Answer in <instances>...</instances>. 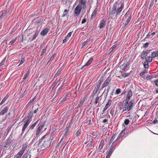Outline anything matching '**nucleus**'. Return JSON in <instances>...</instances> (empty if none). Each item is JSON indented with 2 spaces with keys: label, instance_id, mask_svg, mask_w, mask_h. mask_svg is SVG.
I'll return each mask as SVG.
<instances>
[{
  "label": "nucleus",
  "instance_id": "obj_1",
  "mask_svg": "<svg viewBox=\"0 0 158 158\" xmlns=\"http://www.w3.org/2000/svg\"><path fill=\"white\" fill-rule=\"evenodd\" d=\"M119 3L118 1L116 2L113 5L111 10L109 12V15L113 16L115 14V17L117 18L119 16L124 7V3L121 4V6L118 7Z\"/></svg>",
  "mask_w": 158,
  "mask_h": 158
},
{
  "label": "nucleus",
  "instance_id": "obj_2",
  "mask_svg": "<svg viewBox=\"0 0 158 158\" xmlns=\"http://www.w3.org/2000/svg\"><path fill=\"white\" fill-rule=\"evenodd\" d=\"M49 135V134H46L43 136L39 141L38 145H40L42 150H44L46 148L49 147L50 145L52 139L51 138V137H50V138H49V137L48 136V135Z\"/></svg>",
  "mask_w": 158,
  "mask_h": 158
},
{
  "label": "nucleus",
  "instance_id": "obj_3",
  "mask_svg": "<svg viewBox=\"0 0 158 158\" xmlns=\"http://www.w3.org/2000/svg\"><path fill=\"white\" fill-rule=\"evenodd\" d=\"M128 100L126 99L122 112L127 111H128L132 110L134 102V100H131L129 102Z\"/></svg>",
  "mask_w": 158,
  "mask_h": 158
},
{
  "label": "nucleus",
  "instance_id": "obj_4",
  "mask_svg": "<svg viewBox=\"0 0 158 158\" xmlns=\"http://www.w3.org/2000/svg\"><path fill=\"white\" fill-rule=\"evenodd\" d=\"M82 8V7L80 5H78L77 6L74 10V15L75 17H77L79 15Z\"/></svg>",
  "mask_w": 158,
  "mask_h": 158
},
{
  "label": "nucleus",
  "instance_id": "obj_5",
  "mask_svg": "<svg viewBox=\"0 0 158 158\" xmlns=\"http://www.w3.org/2000/svg\"><path fill=\"white\" fill-rule=\"evenodd\" d=\"M125 135V130L124 129L121 131V132L119 134L117 138L114 142H115L117 143H119L120 142L119 139L122 137H123L124 138L126 136Z\"/></svg>",
  "mask_w": 158,
  "mask_h": 158
},
{
  "label": "nucleus",
  "instance_id": "obj_6",
  "mask_svg": "<svg viewBox=\"0 0 158 158\" xmlns=\"http://www.w3.org/2000/svg\"><path fill=\"white\" fill-rule=\"evenodd\" d=\"M129 65L130 63L129 62H127L124 63L121 65H120L119 66V67L121 69V70L120 71V72L121 73H123Z\"/></svg>",
  "mask_w": 158,
  "mask_h": 158
},
{
  "label": "nucleus",
  "instance_id": "obj_7",
  "mask_svg": "<svg viewBox=\"0 0 158 158\" xmlns=\"http://www.w3.org/2000/svg\"><path fill=\"white\" fill-rule=\"evenodd\" d=\"M44 123H42L40 125H39V126L37 130L36 133L37 136L39 135L40 133L41 132V130L42 129L43 127L44 126Z\"/></svg>",
  "mask_w": 158,
  "mask_h": 158
},
{
  "label": "nucleus",
  "instance_id": "obj_8",
  "mask_svg": "<svg viewBox=\"0 0 158 158\" xmlns=\"http://www.w3.org/2000/svg\"><path fill=\"white\" fill-rule=\"evenodd\" d=\"M106 19L105 18H103L100 22L99 28L100 29H102L105 27L106 24Z\"/></svg>",
  "mask_w": 158,
  "mask_h": 158
},
{
  "label": "nucleus",
  "instance_id": "obj_9",
  "mask_svg": "<svg viewBox=\"0 0 158 158\" xmlns=\"http://www.w3.org/2000/svg\"><path fill=\"white\" fill-rule=\"evenodd\" d=\"M111 81V79L109 78L106 79L104 82L103 84L102 85V87L101 89L102 90L104 87L108 86L110 84Z\"/></svg>",
  "mask_w": 158,
  "mask_h": 158
},
{
  "label": "nucleus",
  "instance_id": "obj_10",
  "mask_svg": "<svg viewBox=\"0 0 158 158\" xmlns=\"http://www.w3.org/2000/svg\"><path fill=\"white\" fill-rule=\"evenodd\" d=\"M117 143L115 142H114L112 145L110 147L109 150L108 152V153L112 154L113 152L115 149L114 147L116 145Z\"/></svg>",
  "mask_w": 158,
  "mask_h": 158
},
{
  "label": "nucleus",
  "instance_id": "obj_11",
  "mask_svg": "<svg viewBox=\"0 0 158 158\" xmlns=\"http://www.w3.org/2000/svg\"><path fill=\"white\" fill-rule=\"evenodd\" d=\"M127 92L128 94L126 98V99H127V100H128V101H129L130 98L132 95V91L131 90V88L130 87L128 89Z\"/></svg>",
  "mask_w": 158,
  "mask_h": 158
},
{
  "label": "nucleus",
  "instance_id": "obj_12",
  "mask_svg": "<svg viewBox=\"0 0 158 158\" xmlns=\"http://www.w3.org/2000/svg\"><path fill=\"white\" fill-rule=\"evenodd\" d=\"M89 137H88L87 139V140L88 141L87 142H85V144H86L87 143L89 142H89L87 144V146L88 147L90 148L92 147H93L94 145H93V143L94 142V140H93V138H91L90 139H88V138Z\"/></svg>",
  "mask_w": 158,
  "mask_h": 158
},
{
  "label": "nucleus",
  "instance_id": "obj_13",
  "mask_svg": "<svg viewBox=\"0 0 158 158\" xmlns=\"http://www.w3.org/2000/svg\"><path fill=\"white\" fill-rule=\"evenodd\" d=\"M6 10L2 11L0 13V20L2 19L6 18L7 15Z\"/></svg>",
  "mask_w": 158,
  "mask_h": 158
},
{
  "label": "nucleus",
  "instance_id": "obj_14",
  "mask_svg": "<svg viewBox=\"0 0 158 158\" xmlns=\"http://www.w3.org/2000/svg\"><path fill=\"white\" fill-rule=\"evenodd\" d=\"M9 109V107L8 106L4 107L0 112V116L2 115L6 114Z\"/></svg>",
  "mask_w": 158,
  "mask_h": 158
},
{
  "label": "nucleus",
  "instance_id": "obj_15",
  "mask_svg": "<svg viewBox=\"0 0 158 158\" xmlns=\"http://www.w3.org/2000/svg\"><path fill=\"white\" fill-rule=\"evenodd\" d=\"M49 30V28H48L47 27H46L41 32L40 34L43 36H44L47 34Z\"/></svg>",
  "mask_w": 158,
  "mask_h": 158
},
{
  "label": "nucleus",
  "instance_id": "obj_16",
  "mask_svg": "<svg viewBox=\"0 0 158 158\" xmlns=\"http://www.w3.org/2000/svg\"><path fill=\"white\" fill-rule=\"evenodd\" d=\"M12 136L10 135L9 137L7 139L6 141V144H10L12 142Z\"/></svg>",
  "mask_w": 158,
  "mask_h": 158
},
{
  "label": "nucleus",
  "instance_id": "obj_17",
  "mask_svg": "<svg viewBox=\"0 0 158 158\" xmlns=\"http://www.w3.org/2000/svg\"><path fill=\"white\" fill-rule=\"evenodd\" d=\"M72 34V32H69L68 34L65 37L64 39L63 40L62 43L63 44L64 43L67 41V40L69 39V38L71 37Z\"/></svg>",
  "mask_w": 158,
  "mask_h": 158
},
{
  "label": "nucleus",
  "instance_id": "obj_18",
  "mask_svg": "<svg viewBox=\"0 0 158 158\" xmlns=\"http://www.w3.org/2000/svg\"><path fill=\"white\" fill-rule=\"evenodd\" d=\"M69 10H67V9H65L63 12V14L62 15V17H64L65 16L67 17V18H69Z\"/></svg>",
  "mask_w": 158,
  "mask_h": 158
},
{
  "label": "nucleus",
  "instance_id": "obj_19",
  "mask_svg": "<svg viewBox=\"0 0 158 158\" xmlns=\"http://www.w3.org/2000/svg\"><path fill=\"white\" fill-rule=\"evenodd\" d=\"M110 88V85H108L106 89H105L102 94H105L106 95V98L108 95V92Z\"/></svg>",
  "mask_w": 158,
  "mask_h": 158
},
{
  "label": "nucleus",
  "instance_id": "obj_20",
  "mask_svg": "<svg viewBox=\"0 0 158 158\" xmlns=\"http://www.w3.org/2000/svg\"><path fill=\"white\" fill-rule=\"evenodd\" d=\"M85 101V99L84 98H83L81 100L80 102L78 104L77 106L75 107V109H78L84 103Z\"/></svg>",
  "mask_w": 158,
  "mask_h": 158
},
{
  "label": "nucleus",
  "instance_id": "obj_21",
  "mask_svg": "<svg viewBox=\"0 0 158 158\" xmlns=\"http://www.w3.org/2000/svg\"><path fill=\"white\" fill-rule=\"evenodd\" d=\"M103 82V80H100L98 81L96 83L95 87L98 88L99 89L101 84Z\"/></svg>",
  "mask_w": 158,
  "mask_h": 158
},
{
  "label": "nucleus",
  "instance_id": "obj_22",
  "mask_svg": "<svg viewBox=\"0 0 158 158\" xmlns=\"http://www.w3.org/2000/svg\"><path fill=\"white\" fill-rule=\"evenodd\" d=\"M39 120H38L37 121H36L35 123H33L32 124L30 125L29 127V130H32L34 128V127L35 126L36 124L38 123Z\"/></svg>",
  "mask_w": 158,
  "mask_h": 158
},
{
  "label": "nucleus",
  "instance_id": "obj_23",
  "mask_svg": "<svg viewBox=\"0 0 158 158\" xmlns=\"http://www.w3.org/2000/svg\"><path fill=\"white\" fill-rule=\"evenodd\" d=\"M31 119L27 117H25L23 118V121L25 123L24 124L28 125Z\"/></svg>",
  "mask_w": 158,
  "mask_h": 158
},
{
  "label": "nucleus",
  "instance_id": "obj_24",
  "mask_svg": "<svg viewBox=\"0 0 158 158\" xmlns=\"http://www.w3.org/2000/svg\"><path fill=\"white\" fill-rule=\"evenodd\" d=\"M39 32V31L38 30L37 28L36 30V33L34 35L33 37L32 40H31V41H33L36 38V37L38 36Z\"/></svg>",
  "mask_w": 158,
  "mask_h": 158
},
{
  "label": "nucleus",
  "instance_id": "obj_25",
  "mask_svg": "<svg viewBox=\"0 0 158 158\" xmlns=\"http://www.w3.org/2000/svg\"><path fill=\"white\" fill-rule=\"evenodd\" d=\"M104 143V140L102 139L101 140L98 147V149L101 150L103 147Z\"/></svg>",
  "mask_w": 158,
  "mask_h": 158
},
{
  "label": "nucleus",
  "instance_id": "obj_26",
  "mask_svg": "<svg viewBox=\"0 0 158 158\" xmlns=\"http://www.w3.org/2000/svg\"><path fill=\"white\" fill-rule=\"evenodd\" d=\"M93 60L94 58L93 57H91L85 64V66H88L91 64L93 61Z\"/></svg>",
  "mask_w": 158,
  "mask_h": 158
},
{
  "label": "nucleus",
  "instance_id": "obj_27",
  "mask_svg": "<svg viewBox=\"0 0 158 158\" xmlns=\"http://www.w3.org/2000/svg\"><path fill=\"white\" fill-rule=\"evenodd\" d=\"M27 146L28 143L27 142H26L25 144L23 145L22 149L21 150L24 152L25 150L27 149Z\"/></svg>",
  "mask_w": 158,
  "mask_h": 158
},
{
  "label": "nucleus",
  "instance_id": "obj_28",
  "mask_svg": "<svg viewBox=\"0 0 158 158\" xmlns=\"http://www.w3.org/2000/svg\"><path fill=\"white\" fill-rule=\"evenodd\" d=\"M24 152L20 150L15 156L16 158H20Z\"/></svg>",
  "mask_w": 158,
  "mask_h": 158
},
{
  "label": "nucleus",
  "instance_id": "obj_29",
  "mask_svg": "<svg viewBox=\"0 0 158 158\" xmlns=\"http://www.w3.org/2000/svg\"><path fill=\"white\" fill-rule=\"evenodd\" d=\"M153 58L152 56H148L145 58L146 61L148 62H151L152 61Z\"/></svg>",
  "mask_w": 158,
  "mask_h": 158
},
{
  "label": "nucleus",
  "instance_id": "obj_30",
  "mask_svg": "<svg viewBox=\"0 0 158 158\" xmlns=\"http://www.w3.org/2000/svg\"><path fill=\"white\" fill-rule=\"evenodd\" d=\"M132 16H131V15H130L129 16L128 19H127L125 23H124V26H127L129 23V22L131 21V19Z\"/></svg>",
  "mask_w": 158,
  "mask_h": 158
},
{
  "label": "nucleus",
  "instance_id": "obj_31",
  "mask_svg": "<svg viewBox=\"0 0 158 158\" xmlns=\"http://www.w3.org/2000/svg\"><path fill=\"white\" fill-rule=\"evenodd\" d=\"M33 116V112L31 111H29V113L28 114L27 116V117L29 119H31Z\"/></svg>",
  "mask_w": 158,
  "mask_h": 158
},
{
  "label": "nucleus",
  "instance_id": "obj_32",
  "mask_svg": "<svg viewBox=\"0 0 158 158\" xmlns=\"http://www.w3.org/2000/svg\"><path fill=\"white\" fill-rule=\"evenodd\" d=\"M87 0H79V3L81 6L85 5L86 3Z\"/></svg>",
  "mask_w": 158,
  "mask_h": 158
},
{
  "label": "nucleus",
  "instance_id": "obj_33",
  "mask_svg": "<svg viewBox=\"0 0 158 158\" xmlns=\"http://www.w3.org/2000/svg\"><path fill=\"white\" fill-rule=\"evenodd\" d=\"M34 98H33L31 100L27 105L25 107V111H27V109L29 107V106L30 105L31 103L34 101Z\"/></svg>",
  "mask_w": 158,
  "mask_h": 158
},
{
  "label": "nucleus",
  "instance_id": "obj_34",
  "mask_svg": "<svg viewBox=\"0 0 158 158\" xmlns=\"http://www.w3.org/2000/svg\"><path fill=\"white\" fill-rule=\"evenodd\" d=\"M116 136V135L115 134H114L113 135L111 138L110 139V140L109 141V144H111L112 142L115 139Z\"/></svg>",
  "mask_w": 158,
  "mask_h": 158
},
{
  "label": "nucleus",
  "instance_id": "obj_35",
  "mask_svg": "<svg viewBox=\"0 0 158 158\" xmlns=\"http://www.w3.org/2000/svg\"><path fill=\"white\" fill-rule=\"evenodd\" d=\"M97 11L98 9L97 8H96L93 12L91 15V18H92L94 16H95L97 14Z\"/></svg>",
  "mask_w": 158,
  "mask_h": 158
},
{
  "label": "nucleus",
  "instance_id": "obj_36",
  "mask_svg": "<svg viewBox=\"0 0 158 158\" xmlns=\"http://www.w3.org/2000/svg\"><path fill=\"white\" fill-rule=\"evenodd\" d=\"M99 89L98 88L95 87L94 89L93 92L92 96H94L97 93Z\"/></svg>",
  "mask_w": 158,
  "mask_h": 158
},
{
  "label": "nucleus",
  "instance_id": "obj_37",
  "mask_svg": "<svg viewBox=\"0 0 158 158\" xmlns=\"http://www.w3.org/2000/svg\"><path fill=\"white\" fill-rule=\"evenodd\" d=\"M152 57L154 58L156 56H158V51H153L152 54Z\"/></svg>",
  "mask_w": 158,
  "mask_h": 158
},
{
  "label": "nucleus",
  "instance_id": "obj_38",
  "mask_svg": "<svg viewBox=\"0 0 158 158\" xmlns=\"http://www.w3.org/2000/svg\"><path fill=\"white\" fill-rule=\"evenodd\" d=\"M147 55L146 53L145 52H144V51H143L141 53V57L142 59H143L147 56Z\"/></svg>",
  "mask_w": 158,
  "mask_h": 158
},
{
  "label": "nucleus",
  "instance_id": "obj_39",
  "mask_svg": "<svg viewBox=\"0 0 158 158\" xmlns=\"http://www.w3.org/2000/svg\"><path fill=\"white\" fill-rule=\"evenodd\" d=\"M61 68L57 72V73L55 74L54 77H56L60 75L61 73Z\"/></svg>",
  "mask_w": 158,
  "mask_h": 158
},
{
  "label": "nucleus",
  "instance_id": "obj_40",
  "mask_svg": "<svg viewBox=\"0 0 158 158\" xmlns=\"http://www.w3.org/2000/svg\"><path fill=\"white\" fill-rule=\"evenodd\" d=\"M112 102V100L110 99H109L108 100V102L107 103L106 105L105 106H106L108 108L110 106V105H111Z\"/></svg>",
  "mask_w": 158,
  "mask_h": 158
},
{
  "label": "nucleus",
  "instance_id": "obj_41",
  "mask_svg": "<svg viewBox=\"0 0 158 158\" xmlns=\"http://www.w3.org/2000/svg\"><path fill=\"white\" fill-rule=\"evenodd\" d=\"M8 96L7 95L2 100L0 103V106L2 105L8 98Z\"/></svg>",
  "mask_w": 158,
  "mask_h": 158
},
{
  "label": "nucleus",
  "instance_id": "obj_42",
  "mask_svg": "<svg viewBox=\"0 0 158 158\" xmlns=\"http://www.w3.org/2000/svg\"><path fill=\"white\" fill-rule=\"evenodd\" d=\"M25 61V57L24 56H22L21 57V60L20 61V63L18 66H20L22 64H23Z\"/></svg>",
  "mask_w": 158,
  "mask_h": 158
},
{
  "label": "nucleus",
  "instance_id": "obj_43",
  "mask_svg": "<svg viewBox=\"0 0 158 158\" xmlns=\"http://www.w3.org/2000/svg\"><path fill=\"white\" fill-rule=\"evenodd\" d=\"M62 90L61 89V88H60L56 93V95L55 97V98L59 94H60L61 93V91Z\"/></svg>",
  "mask_w": 158,
  "mask_h": 158
},
{
  "label": "nucleus",
  "instance_id": "obj_44",
  "mask_svg": "<svg viewBox=\"0 0 158 158\" xmlns=\"http://www.w3.org/2000/svg\"><path fill=\"white\" fill-rule=\"evenodd\" d=\"M154 0H152L150 2V3L149 5V9H150L151 7L153 6L154 4Z\"/></svg>",
  "mask_w": 158,
  "mask_h": 158
},
{
  "label": "nucleus",
  "instance_id": "obj_45",
  "mask_svg": "<svg viewBox=\"0 0 158 158\" xmlns=\"http://www.w3.org/2000/svg\"><path fill=\"white\" fill-rule=\"evenodd\" d=\"M28 125H27V124H24L23 125V127L22 129V131L23 133L24 131H25L26 128L28 126Z\"/></svg>",
  "mask_w": 158,
  "mask_h": 158
},
{
  "label": "nucleus",
  "instance_id": "obj_46",
  "mask_svg": "<svg viewBox=\"0 0 158 158\" xmlns=\"http://www.w3.org/2000/svg\"><path fill=\"white\" fill-rule=\"evenodd\" d=\"M148 62L146 61L144 63L143 66L144 68L146 69H148Z\"/></svg>",
  "mask_w": 158,
  "mask_h": 158
},
{
  "label": "nucleus",
  "instance_id": "obj_47",
  "mask_svg": "<svg viewBox=\"0 0 158 158\" xmlns=\"http://www.w3.org/2000/svg\"><path fill=\"white\" fill-rule=\"evenodd\" d=\"M99 98L100 97L98 96V95L95 99V102H94V103L95 104H96L98 103V101L99 99Z\"/></svg>",
  "mask_w": 158,
  "mask_h": 158
},
{
  "label": "nucleus",
  "instance_id": "obj_48",
  "mask_svg": "<svg viewBox=\"0 0 158 158\" xmlns=\"http://www.w3.org/2000/svg\"><path fill=\"white\" fill-rule=\"evenodd\" d=\"M81 134V130H78L76 133L75 135L77 136H80Z\"/></svg>",
  "mask_w": 158,
  "mask_h": 158
},
{
  "label": "nucleus",
  "instance_id": "obj_49",
  "mask_svg": "<svg viewBox=\"0 0 158 158\" xmlns=\"http://www.w3.org/2000/svg\"><path fill=\"white\" fill-rule=\"evenodd\" d=\"M130 73H123L122 74V77H125L129 76Z\"/></svg>",
  "mask_w": 158,
  "mask_h": 158
},
{
  "label": "nucleus",
  "instance_id": "obj_50",
  "mask_svg": "<svg viewBox=\"0 0 158 158\" xmlns=\"http://www.w3.org/2000/svg\"><path fill=\"white\" fill-rule=\"evenodd\" d=\"M57 83L56 82H55L53 83L52 86V90H53L55 88V86L56 85Z\"/></svg>",
  "mask_w": 158,
  "mask_h": 158
},
{
  "label": "nucleus",
  "instance_id": "obj_51",
  "mask_svg": "<svg viewBox=\"0 0 158 158\" xmlns=\"http://www.w3.org/2000/svg\"><path fill=\"white\" fill-rule=\"evenodd\" d=\"M116 45L115 44L113 45L110 50V53H111L115 48H116Z\"/></svg>",
  "mask_w": 158,
  "mask_h": 158
},
{
  "label": "nucleus",
  "instance_id": "obj_52",
  "mask_svg": "<svg viewBox=\"0 0 158 158\" xmlns=\"http://www.w3.org/2000/svg\"><path fill=\"white\" fill-rule=\"evenodd\" d=\"M121 92V89L120 88L117 89L116 90L115 94H118Z\"/></svg>",
  "mask_w": 158,
  "mask_h": 158
},
{
  "label": "nucleus",
  "instance_id": "obj_53",
  "mask_svg": "<svg viewBox=\"0 0 158 158\" xmlns=\"http://www.w3.org/2000/svg\"><path fill=\"white\" fill-rule=\"evenodd\" d=\"M149 43H145L143 46L141 47L142 48H145L148 47L149 45Z\"/></svg>",
  "mask_w": 158,
  "mask_h": 158
},
{
  "label": "nucleus",
  "instance_id": "obj_54",
  "mask_svg": "<svg viewBox=\"0 0 158 158\" xmlns=\"http://www.w3.org/2000/svg\"><path fill=\"white\" fill-rule=\"evenodd\" d=\"M90 41V40L89 39H87V40L85 41H84L82 44V47H83L84 46H85L87 43L89 42Z\"/></svg>",
  "mask_w": 158,
  "mask_h": 158
},
{
  "label": "nucleus",
  "instance_id": "obj_55",
  "mask_svg": "<svg viewBox=\"0 0 158 158\" xmlns=\"http://www.w3.org/2000/svg\"><path fill=\"white\" fill-rule=\"evenodd\" d=\"M17 37H16L15 39H12V40L10 42L9 44L11 45L13 43H14L17 39Z\"/></svg>",
  "mask_w": 158,
  "mask_h": 158
},
{
  "label": "nucleus",
  "instance_id": "obj_56",
  "mask_svg": "<svg viewBox=\"0 0 158 158\" xmlns=\"http://www.w3.org/2000/svg\"><path fill=\"white\" fill-rule=\"evenodd\" d=\"M67 95H65V96L61 100V101L60 102V103H62L63 102H65L67 99Z\"/></svg>",
  "mask_w": 158,
  "mask_h": 158
},
{
  "label": "nucleus",
  "instance_id": "obj_57",
  "mask_svg": "<svg viewBox=\"0 0 158 158\" xmlns=\"http://www.w3.org/2000/svg\"><path fill=\"white\" fill-rule=\"evenodd\" d=\"M55 56H56V54L55 53L51 56V57L49 59V60L48 62L47 63V64H48V63L49 62V61L52 60V59H54V58Z\"/></svg>",
  "mask_w": 158,
  "mask_h": 158
},
{
  "label": "nucleus",
  "instance_id": "obj_58",
  "mask_svg": "<svg viewBox=\"0 0 158 158\" xmlns=\"http://www.w3.org/2000/svg\"><path fill=\"white\" fill-rule=\"evenodd\" d=\"M130 122L128 119H125L124 121V123L126 125H127Z\"/></svg>",
  "mask_w": 158,
  "mask_h": 158
},
{
  "label": "nucleus",
  "instance_id": "obj_59",
  "mask_svg": "<svg viewBox=\"0 0 158 158\" xmlns=\"http://www.w3.org/2000/svg\"><path fill=\"white\" fill-rule=\"evenodd\" d=\"M151 35V34L150 32H149V33H148V34L146 35V37L143 40H145L146 39H148L149 38V37Z\"/></svg>",
  "mask_w": 158,
  "mask_h": 158
},
{
  "label": "nucleus",
  "instance_id": "obj_60",
  "mask_svg": "<svg viewBox=\"0 0 158 158\" xmlns=\"http://www.w3.org/2000/svg\"><path fill=\"white\" fill-rule=\"evenodd\" d=\"M147 71L146 69H145L142 72H141L140 74L139 75L140 76H142L145 73H146L147 72Z\"/></svg>",
  "mask_w": 158,
  "mask_h": 158
},
{
  "label": "nucleus",
  "instance_id": "obj_61",
  "mask_svg": "<svg viewBox=\"0 0 158 158\" xmlns=\"http://www.w3.org/2000/svg\"><path fill=\"white\" fill-rule=\"evenodd\" d=\"M46 48H44L42 51L41 56L43 55L46 52Z\"/></svg>",
  "mask_w": 158,
  "mask_h": 158
},
{
  "label": "nucleus",
  "instance_id": "obj_62",
  "mask_svg": "<svg viewBox=\"0 0 158 158\" xmlns=\"http://www.w3.org/2000/svg\"><path fill=\"white\" fill-rule=\"evenodd\" d=\"M86 21V18L85 17V16L84 19H83V20L81 22V23L82 24H84L85 23Z\"/></svg>",
  "mask_w": 158,
  "mask_h": 158
},
{
  "label": "nucleus",
  "instance_id": "obj_63",
  "mask_svg": "<svg viewBox=\"0 0 158 158\" xmlns=\"http://www.w3.org/2000/svg\"><path fill=\"white\" fill-rule=\"evenodd\" d=\"M152 78V76H148L146 77V79L147 80H150Z\"/></svg>",
  "mask_w": 158,
  "mask_h": 158
},
{
  "label": "nucleus",
  "instance_id": "obj_64",
  "mask_svg": "<svg viewBox=\"0 0 158 158\" xmlns=\"http://www.w3.org/2000/svg\"><path fill=\"white\" fill-rule=\"evenodd\" d=\"M29 154L28 153L25 154L22 158H27Z\"/></svg>",
  "mask_w": 158,
  "mask_h": 158
}]
</instances>
